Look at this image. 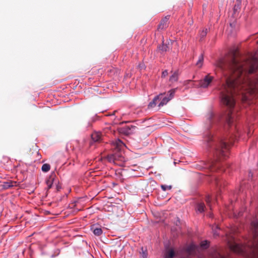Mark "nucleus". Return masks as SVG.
I'll list each match as a JSON object with an SVG mask.
<instances>
[{
    "label": "nucleus",
    "instance_id": "obj_6",
    "mask_svg": "<svg viewBox=\"0 0 258 258\" xmlns=\"http://www.w3.org/2000/svg\"><path fill=\"white\" fill-rule=\"evenodd\" d=\"M176 90V88L170 90L168 92V93H169L168 97L165 96V97H163L162 96L161 99H160V100H161V101L160 102V103L159 104L158 106L159 107L163 106L166 105L170 100H171L174 96V94L175 93Z\"/></svg>",
    "mask_w": 258,
    "mask_h": 258
},
{
    "label": "nucleus",
    "instance_id": "obj_7",
    "mask_svg": "<svg viewBox=\"0 0 258 258\" xmlns=\"http://www.w3.org/2000/svg\"><path fill=\"white\" fill-rule=\"evenodd\" d=\"M46 183L48 189H50L52 187V184L53 183H55V184H57L58 181L56 179V176L54 172H52L50 174L49 177L47 179Z\"/></svg>",
    "mask_w": 258,
    "mask_h": 258
},
{
    "label": "nucleus",
    "instance_id": "obj_2",
    "mask_svg": "<svg viewBox=\"0 0 258 258\" xmlns=\"http://www.w3.org/2000/svg\"><path fill=\"white\" fill-rule=\"evenodd\" d=\"M124 146V143L119 139L113 141L112 147L114 153L108 155V160L115 164H118L117 161L123 162L124 160L121 150Z\"/></svg>",
    "mask_w": 258,
    "mask_h": 258
},
{
    "label": "nucleus",
    "instance_id": "obj_19",
    "mask_svg": "<svg viewBox=\"0 0 258 258\" xmlns=\"http://www.w3.org/2000/svg\"><path fill=\"white\" fill-rule=\"evenodd\" d=\"M158 48L161 52H163L169 50L170 47L169 44H164L163 42V44L159 46Z\"/></svg>",
    "mask_w": 258,
    "mask_h": 258
},
{
    "label": "nucleus",
    "instance_id": "obj_25",
    "mask_svg": "<svg viewBox=\"0 0 258 258\" xmlns=\"http://www.w3.org/2000/svg\"><path fill=\"white\" fill-rule=\"evenodd\" d=\"M207 32H208V29H205L202 30L200 32V37H201V39H200L201 40L206 36V35L207 34Z\"/></svg>",
    "mask_w": 258,
    "mask_h": 258
},
{
    "label": "nucleus",
    "instance_id": "obj_9",
    "mask_svg": "<svg viewBox=\"0 0 258 258\" xmlns=\"http://www.w3.org/2000/svg\"><path fill=\"white\" fill-rule=\"evenodd\" d=\"M92 141L94 142L100 143L103 140L102 136L100 132H94L91 135Z\"/></svg>",
    "mask_w": 258,
    "mask_h": 258
},
{
    "label": "nucleus",
    "instance_id": "obj_21",
    "mask_svg": "<svg viewBox=\"0 0 258 258\" xmlns=\"http://www.w3.org/2000/svg\"><path fill=\"white\" fill-rule=\"evenodd\" d=\"M206 203L208 206L209 207L210 210H212V205H211V197L210 195H207L206 197L205 200Z\"/></svg>",
    "mask_w": 258,
    "mask_h": 258
},
{
    "label": "nucleus",
    "instance_id": "obj_18",
    "mask_svg": "<svg viewBox=\"0 0 258 258\" xmlns=\"http://www.w3.org/2000/svg\"><path fill=\"white\" fill-rule=\"evenodd\" d=\"M178 71H176L170 77L169 81L171 83L176 82L178 80Z\"/></svg>",
    "mask_w": 258,
    "mask_h": 258
},
{
    "label": "nucleus",
    "instance_id": "obj_10",
    "mask_svg": "<svg viewBox=\"0 0 258 258\" xmlns=\"http://www.w3.org/2000/svg\"><path fill=\"white\" fill-rule=\"evenodd\" d=\"M165 94V93H160L159 95L155 97L153 100L149 104L148 108H153L155 107L157 104V101L161 99L162 96H164Z\"/></svg>",
    "mask_w": 258,
    "mask_h": 258
},
{
    "label": "nucleus",
    "instance_id": "obj_33",
    "mask_svg": "<svg viewBox=\"0 0 258 258\" xmlns=\"http://www.w3.org/2000/svg\"><path fill=\"white\" fill-rule=\"evenodd\" d=\"M214 234V235H218V234H217L216 232H215Z\"/></svg>",
    "mask_w": 258,
    "mask_h": 258
},
{
    "label": "nucleus",
    "instance_id": "obj_29",
    "mask_svg": "<svg viewBox=\"0 0 258 258\" xmlns=\"http://www.w3.org/2000/svg\"><path fill=\"white\" fill-rule=\"evenodd\" d=\"M143 258L147 257V255L146 254V253L144 252H143Z\"/></svg>",
    "mask_w": 258,
    "mask_h": 258
},
{
    "label": "nucleus",
    "instance_id": "obj_27",
    "mask_svg": "<svg viewBox=\"0 0 258 258\" xmlns=\"http://www.w3.org/2000/svg\"><path fill=\"white\" fill-rule=\"evenodd\" d=\"M168 71L167 70H165L164 71H163L162 72V77H166L167 75H168Z\"/></svg>",
    "mask_w": 258,
    "mask_h": 258
},
{
    "label": "nucleus",
    "instance_id": "obj_28",
    "mask_svg": "<svg viewBox=\"0 0 258 258\" xmlns=\"http://www.w3.org/2000/svg\"><path fill=\"white\" fill-rule=\"evenodd\" d=\"M216 184L217 185V186H221V183H220V182L218 180H216Z\"/></svg>",
    "mask_w": 258,
    "mask_h": 258
},
{
    "label": "nucleus",
    "instance_id": "obj_13",
    "mask_svg": "<svg viewBox=\"0 0 258 258\" xmlns=\"http://www.w3.org/2000/svg\"><path fill=\"white\" fill-rule=\"evenodd\" d=\"M207 120L208 123L210 125H211L212 123L214 122L217 120V117H216L213 113L212 112H209L207 115Z\"/></svg>",
    "mask_w": 258,
    "mask_h": 258
},
{
    "label": "nucleus",
    "instance_id": "obj_20",
    "mask_svg": "<svg viewBox=\"0 0 258 258\" xmlns=\"http://www.w3.org/2000/svg\"><path fill=\"white\" fill-rule=\"evenodd\" d=\"M205 204L203 203H199L197 205V209L200 213L203 212L205 211Z\"/></svg>",
    "mask_w": 258,
    "mask_h": 258
},
{
    "label": "nucleus",
    "instance_id": "obj_30",
    "mask_svg": "<svg viewBox=\"0 0 258 258\" xmlns=\"http://www.w3.org/2000/svg\"><path fill=\"white\" fill-rule=\"evenodd\" d=\"M134 127H135V126H134L133 125H131V127L130 126H127V128L128 129V130H131V128H134Z\"/></svg>",
    "mask_w": 258,
    "mask_h": 258
},
{
    "label": "nucleus",
    "instance_id": "obj_5",
    "mask_svg": "<svg viewBox=\"0 0 258 258\" xmlns=\"http://www.w3.org/2000/svg\"><path fill=\"white\" fill-rule=\"evenodd\" d=\"M228 244L232 251L238 254H243L246 250L245 246L237 243L233 238L228 240Z\"/></svg>",
    "mask_w": 258,
    "mask_h": 258
},
{
    "label": "nucleus",
    "instance_id": "obj_16",
    "mask_svg": "<svg viewBox=\"0 0 258 258\" xmlns=\"http://www.w3.org/2000/svg\"><path fill=\"white\" fill-rule=\"evenodd\" d=\"M241 0H236L235 3L233 8V12L235 14L238 12L241 9Z\"/></svg>",
    "mask_w": 258,
    "mask_h": 258
},
{
    "label": "nucleus",
    "instance_id": "obj_11",
    "mask_svg": "<svg viewBox=\"0 0 258 258\" xmlns=\"http://www.w3.org/2000/svg\"><path fill=\"white\" fill-rule=\"evenodd\" d=\"M169 20V17L166 16L164 19L161 20L159 26H158V29H161L163 30L168 27V21Z\"/></svg>",
    "mask_w": 258,
    "mask_h": 258
},
{
    "label": "nucleus",
    "instance_id": "obj_15",
    "mask_svg": "<svg viewBox=\"0 0 258 258\" xmlns=\"http://www.w3.org/2000/svg\"><path fill=\"white\" fill-rule=\"evenodd\" d=\"M91 230H93V233L96 236H100L102 234V230L101 228L97 227L95 225H93L91 227Z\"/></svg>",
    "mask_w": 258,
    "mask_h": 258
},
{
    "label": "nucleus",
    "instance_id": "obj_1",
    "mask_svg": "<svg viewBox=\"0 0 258 258\" xmlns=\"http://www.w3.org/2000/svg\"><path fill=\"white\" fill-rule=\"evenodd\" d=\"M216 65L223 71L228 70L231 75L226 79V84L221 92V98L222 103L229 109L226 122L228 126H231L236 117L232 110L235 105L234 95L241 94L242 98L246 100L247 93H258V74L253 79L249 76L258 70V58L252 57L240 62L236 58L235 51L228 62L221 59Z\"/></svg>",
    "mask_w": 258,
    "mask_h": 258
},
{
    "label": "nucleus",
    "instance_id": "obj_26",
    "mask_svg": "<svg viewBox=\"0 0 258 258\" xmlns=\"http://www.w3.org/2000/svg\"><path fill=\"white\" fill-rule=\"evenodd\" d=\"M161 188L164 191H166V190H169L171 189L172 188V186L171 185H162L161 186Z\"/></svg>",
    "mask_w": 258,
    "mask_h": 258
},
{
    "label": "nucleus",
    "instance_id": "obj_12",
    "mask_svg": "<svg viewBox=\"0 0 258 258\" xmlns=\"http://www.w3.org/2000/svg\"><path fill=\"white\" fill-rule=\"evenodd\" d=\"M17 182L16 181H8L6 182H4L3 184L2 185L3 188L5 189H8L10 187H13L16 185Z\"/></svg>",
    "mask_w": 258,
    "mask_h": 258
},
{
    "label": "nucleus",
    "instance_id": "obj_24",
    "mask_svg": "<svg viewBox=\"0 0 258 258\" xmlns=\"http://www.w3.org/2000/svg\"><path fill=\"white\" fill-rule=\"evenodd\" d=\"M200 246L202 249H206L209 247V243L207 240L203 241L200 243Z\"/></svg>",
    "mask_w": 258,
    "mask_h": 258
},
{
    "label": "nucleus",
    "instance_id": "obj_3",
    "mask_svg": "<svg viewBox=\"0 0 258 258\" xmlns=\"http://www.w3.org/2000/svg\"><path fill=\"white\" fill-rule=\"evenodd\" d=\"M232 144V141L227 142L225 139L220 140L215 147L214 156L216 160H221L228 156L229 146Z\"/></svg>",
    "mask_w": 258,
    "mask_h": 258
},
{
    "label": "nucleus",
    "instance_id": "obj_14",
    "mask_svg": "<svg viewBox=\"0 0 258 258\" xmlns=\"http://www.w3.org/2000/svg\"><path fill=\"white\" fill-rule=\"evenodd\" d=\"M196 248L197 247L195 245L190 244L185 248V251L188 254L191 255L195 253Z\"/></svg>",
    "mask_w": 258,
    "mask_h": 258
},
{
    "label": "nucleus",
    "instance_id": "obj_23",
    "mask_svg": "<svg viewBox=\"0 0 258 258\" xmlns=\"http://www.w3.org/2000/svg\"><path fill=\"white\" fill-rule=\"evenodd\" d=\"M203 60H204L203 54H201V55L199 56V60H198V62H197L196 65L198 67L201 68L202 66Z\"/></svg>",
    "mask_w": 258,
    "mask_h": 258
},
{
    "label": "nucleus",
    "instance_id": "obj_31",
    "mask_svg": "<svg viewBox=\"0 0 258 258\" xmlns=\"http://www.w3.org/2000/svg\"><path fill=\"white\" fill-rule=\"evenodd\" d=\"M214 166V164L213 163H211L210 165H209V167H211L212 166Z\"/></svg>",
    "mask_w": 258,
    "mask_h": 258
},
{
    "label": "nucleus",
    "instance_id": "obj_8",
    "mask_svg": "<svg viewBox=\"0 0 258 258\" xmlns=\"http://www.w3.org/2000/svg\"><path fill=\"white\" fill-rule=\"evenodd\" d=\"M213 79V77L209 76V75H207L205 78L201 80L199 83V85H198L199 87L202 88H207L209 84L211 83Z\"/></svg>",
    "mask_w": 258,
    "mask_h": 258
},
{
    "label": "nucleus",
    "instance_id": "obj_22",
    "mask_svg": "<svg viewBox=\"0 0 258 258\" xmlns=\"http://www.w3.org/2000/svg\"><path fill=\"white\" fill-rule=\"evenodd\" d=\"M50 169V166L49 164H43L41 169L43 172H48Z\"/></svg>",
    "mask_w": 258,
    "mask_h": 258
},
{
    "label": "nucleus",
    "instance_id": "obj_34",
    "mask_svg": "<svg viewBox=\"0 0 258 258\" xmlns=\"http://www.w3.org/2000/svg\"><path fill=\"white\" fill-rule=\"evenodd\" d=\"M125 133H128V130H127V131H126Z\"/></svg>",
    "mask_w": 258,
    "mask_h": 258
},
{
    "label": "nucleus",
    "instance_id": "obj_17",
    "mask_svg": "<svg viewBox=\"0 0 258 258\" xmlns=\"http://www.w3.org/2000/svg\"><path fill=\"white\" fill-rule=\"evenodd\" d=\"M210 258H225L217 250H214L210 254Z\"/></svg>",
    "mask_w": 258,
    "mask_h": 258
},
{
    "label": "nucleus",
    "instance_id": "obj_32",
    "mask_svg": "<svg viewBox=\"0 0 258 258\" xmlns=\"http://www.w3.org/2000/svg\"><path fill=\"white\" fill-rule=\"evenodd\" d=\"M56 188H57V190H59V187L57 185V184H56Z\"/></svg>",
    "mask_w": 258,
    "mask_h": 258
},
{
    "label": "nucleus",
    "instance_id": "obj_4",
    "mask_svg": "<svg viewBox=\"0 0 258 258\" xmlns=\"http://www.w3.org/2000/svg\"><path fill=\"white\" fill-rule=\"evenodd\" d=\"M251 230L253 240L248 247L252 252H258V221H254L251 223Z\"/></svg>",
    "mask_w": 258,
    "mask_h": 258
}]
</instances>
